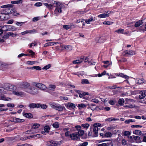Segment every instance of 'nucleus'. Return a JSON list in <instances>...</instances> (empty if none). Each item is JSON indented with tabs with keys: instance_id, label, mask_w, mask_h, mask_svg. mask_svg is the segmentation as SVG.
<instances>
[{
	"instance_id": "42",
	"label": "nucleus",
	"mask_w": 146,
	"mask_h": 146,
	"mask_svg": "<svg viewBox=\"0 0 146 146\" xmlns=\"http://www.w3.org/2000/svg\"><path fill=\"white\" fill-rule=\"evenodd\" d=\"M113 22H111L109 21H105L103 23L104 25H110L112 24Z\"/></svg>"
},
{
	"instance_id": "56",
	"label": "nucleus",
	"mask_w": 146,
	"mask_h": 146,
	"mask_svg": "<svg viewBox=\"0 0 146 146\" xmlns=\"http://www.w3.org/2000/svg\"><path fill=\"white\" fill-rule=\"evenodd\" d=\"M25 22H18L16 23V25L17 26H21L23 24L25 23Z\"/></svg>"
},
{
	"instance_id": "47",
	"label": "nucleus",
	"mask_w": 146,
	"mask_h": 146,
	"mask_svg": "<svg viewBox=\"0 0 146 146\" xmlns=\"http://www.w3.org/2000/svg\"><path fill=\"white\" fill-rule=\"evenodd\" d=\"M144 81L143 79H139L138 80L137 83L139 84H141L144 82Z\"/></svg>"
},
{
	"instance_id": "37",
	"label": "nucleus",
	"mask_w": 146,
	"mask_h": 146,
	"mask_svg": "<svg viewBox=\"0 0 146 146\" xmlns=\"http://www.w3.org/2000/svg\"><path fill=\"white\" fill-rule=\"evenodd\" d=\"M28 33L30 34H35L37 33V31L35 29H33L31 30H28Z\"/></svg>"
},
{
	"instance_id": "48",
	"label": "nucleus",
	"mask_w": 146,
	"mask_h": 146,
	"mask_svg": "<svg viewBox=\"0 0 146 146\" xmlns=\"http://www.w3.org/2000/svg\"><path fill=\"white\" fill-rule=\"evenodd\" d=\"M112 134L111 132H108L106 133L105 136L107 137H111Z\"/></svg>"
},
{
	"instance_id": "17",
	"label": "nucleus",
	"mask_w": 146,
	"mask_h": 146,
	"mask_svg": "<svg viewBox=\"0 0 146 146\" xmlns=\"http://www.w3.org/2000/svg\"><path fill=\"white\" fill-rule=\"evenodd\" d=\"M13 121L15 122H22L25 121V120L15 117L13 119Z\"/></svg>"
},
{
	"instance_id": "39",
	"label": "nucleus",
	"mask_w": 146,
	"mask_h": 146,
	"mask_svg": "<svg viewBox=\"0 0 146 146\" xmlns=\"http://www.w3.org/2000/svg\"><path fill=\"white\" fill-rule=\"evenodd\" d=\"M40 18V17H34L32 19V21L33 22H36L38 20H39Z\"/></svg>"
},
{
	"instance_id": "1",
	"label": "nucleus",
	"mask_w": 146,
	"mask_h": 146,
	"mask_svg": "<svg viewBox=\"0 0 146 146\" xmlns=\"http://www.w3.org/2000/svg\"><path fill=\"white\" fill-rule=\"evenodd\" d=\"M56 8L54 11V14L56 16L58 15L60 13H61L62 9L64 7V5L60 3H56Z\"/></svg>"
},
{
	"instance_id": "3",
	"label": "nucleus",
	"mask_w": 146,
	"mask_h": 146,
	"mask_svg": "<svg viewBox=\"0 0 146 146\" xmlns=\"http://www.w3.org/2000/svg\"><path fill=\"white\" fill-rule=\"evenodd\" d=\"M46 145L47 146H56L60 145V143L57 141L50 140L46 142Z\"/></svg>"
},
{
	"instance_id": "13",
	"label": "nucleus",
	"mask_w": 146,
	"mask_h": 146,
	"mask_svg": "<svg viewBox=\"0 0 146 146\" xmlns=\"http://www.w3.org/2000/svg\"><path fill=\"white\" fill-rule=\"evenodd\" d=\"M96 42L102 43L104 42L105 40L104 37H96Z\"/></svg>"
},
{
	"instance_id": "30",
	"label": "nucleus",
	"mask_w": 146,
	"mask_h": 146,
	"mask_svg": "<svg viewBox=\"0 0 146 146\" xmlns=\"http://www.w3.org/2000/svg\"><path fill=\"white\" fill-rule=\"evenodd\" d=\"M95 21V19H94L93 17H91L90 18L88 19H86L85 21L86 23L88 24H90V22L92 21Z\"/></svg>"
},
{
	"instance_id": "20",
	"label": "nucleus",
	"mask_w": 146,
	"mask_h": 146,
	"mask_svg": "<svg viewBox=\"0 0 146 146\" xmlns=\"http://www.w3.org/2000/svg\"><path fill=\"white\" fill-rule=\"evenodd\" d=\"M134 24V27H139L140 25L142 24V21L139 20L138 21L136 22Z\"/></svg>"
},
{
	"instance_id": "59",
	"label": "nucleus",
	"mask_w": 146,
	"mask_h": 146,
	"mask_svg": "<svg viewBox=\"0 0 146 146\" xmlns=\"http://www.w3.org/2000/svg\"><path fill=\"white\" fill-rule=\"evenodd\" d=\"M132 128H134V127H141L142 126L141 125H132L131 126Z\"/></svg>"
},
{
	"instance_id": "62",
	"label": "nucleus",
	"mask_w": 146,
	"mask_h": 146,
	"mask_svg": "<svg viewBox=\"0 0 146 146\" xmlns=\"http://www.w3.org/2000/svg\"><path fill=\"white\" fill-rule=\"evenodd\" d=\"M13 34L11 32H8L6 35V36H13Z\"/></svg>"
},
{
	"instance_id": "54",
	"label": "nucleus",
	"mask_w": 146,
	"mask_h": 146,
	"mask_svg": "<svg viewBox=\"0 0 146 146\" xmlns=\"http://www.w3.org/2000/svg\"><path fill=\"white\" fill-rule=\"evenodd\" d=\"M7 106L9 107L13 108L15 105L13 104L8 103L7 104Z\"/></svg>"
},
{
	"instance_id": "43",
	"label": "nucleus",
	"mask_w": 146,
	"mask_h": 146,
	"mask_svg": "<svg viewBox=\"0 0 146 146\" xmlns=\"http://www.w3.org/2000/svg\"><path fill=\"white\" fill-rule=\"evenodd\" d=\"M119 75H120V76L125 79L128 78H129V77L127 75H124L122 73H119Z\"/></svg>"
},
{
	"instance_id": "25",
	"label": "nucleus",
	"mask_w": 146,
	"mask_h": 146,
	"mask_svg": "<svg viewBox=\"0 0 146 146\" xmlns=\"http://www.w3.org/2000/svg\"><path fill=\"white\" fill-rule=\"evenodd\" d=\"M140 94L141 95H139V98L140 99H143L146 96L145 95V94L143 91L140 92Z\"/></svg>"
},
{
	"instance_id": "53",
	"label": "nucleus",
	"mask_w": 146,
	"mask_h": 146,
	"mask_svg": "<svg viewBox=\"0 0 146 146\" xmlns=\"http://www.w3.org/2000/svg\"><path fill=\"white\" fill-rule=\"evenodd\" d=\"M37 45V43L36 42H32L31 44L29 45L30 47H31L33 46H36Z\"/></svg>"
},
{
	"instance_id": "32",
	"label": "nucleus",
	"mask_w": 146,
	"mask_h": 146,
	"mask_svg": "<svg viewBox=\"0 0 146 146\" xmlns=\"http://www.w3.org/2000/svg\"><path fill=\"white\" fill-rule=\"evenodd\" d=\"M81 83L83 84H89V82L87 79H84L82 80Z\"/></svg>"
},
{
	"instance_id": "22",
	"label": "nucleus",
	"mask_w": 146,
	"mask_h": 146,
	"mask_svg": "<svg viewBox=\"0 0 146 146\" xmlns=\"http://www.w3.org/2000/svg\"><path fill=\"white\" fill-rule=\"evenodd\" d=\"M133 133L134 134H135L136 135H141L142 136L144 135V134H142L141 132L139 130H136L135 131H133Z\"/></svg>"
},
{
	"instance_id": "26",
	"label": "nucleus",
	"mask_w": 146,
	"mask_h": 146,
	"mask_svg": "<svg viewBox=\"0 0 146 146\" xmlns=\"http://www.w3.org/2000/svg\"><path fill=\"white\" fill-rule=\"evenodd\" d=\"M62 47H64V48L67 50H70L72 49V46L70 45L65 46L63 45Z\"/></svg>"
},
{
	"instance_id": "24",
	"label": "nucleus",
	"mask_w": 146,
	"mask_h": 146,
	"mask_svg": "<svg viewBox=\"0 0 146 146\" xmlns=\"http://www.w3.org/2000/svg\"><path fill=\"white\" fill-rule=\"evenodd\" d=\"M125 102V101L123 98L120 99L118 101V104L120 106H123Z\"/></svg>"
},
{
	"instance_id": "57",
	"label": "nucleus",
	"mask_w": 146,
	"mask_h": 146,
	"mask_svg": "<svg viewBox=\"0 0 146 146\" xmlns=\"http://www.w3.org/2000/svg\"><path fill=\"white\" fill-rule=\"evenodd\" d=\"M11 4H8L2 6L1 8H9L11 7Z\"/></svg>"
},
{
	"instance_id": "44",
	"label": "nucleus",
	"mask_w": 146,
	"mask_h": 146,
	"mask_svg": "<svg viewBox=\"0 0 146 146\" xmlns=\"http://www.w3.org/2000/svg\"><path fill=\"white\" fill-rule=\"evenodd\" d=\"M51 66V65L50 64H48L46 66H45L42 68V69L47 70Z\"/></svg>"
},
{
	"instance_id": "12",
	"label": "nucleus",
	"mask_w": 146,
	"mask_h": 146,
	"mask_svg": "<svg viewBox=\"0 0 146 146\" xmlns=\"http://www.w3.org/2000/svg\"><path fill=\"white\" fill-rule=\"evenodd\" d=\"M30 85V84L27 82H23L21 85V87L23 88H27Z\"/></svg>"
},
{
	"instance_id": "45",
	"label": "nucleus",
	"mask_w": 146,
	"mask_h": 146,
	"mask_svg": "<svg viewBox=\"0 0 146 146\" xmlns=\"http://www.w3.org/2000/svg\"><path fill=\"white\" fill-rule=\"evenodd\" d=\"M131 134L129 131H125L123 132V134L124 135L128 136Z\"/></svg>"
},
{
	"instance_id": "61",
	"label": "nucleus",
	"mask_w": 146,
	"mask_h": 146,
	"mask_svg": "<svg viewBox=\"0 0 146 146\" xmlns=\"http://www.w3.org/2000/svg\"><path fill=\"white\" fill-rule=\"evenodd\" d=\"M35 63V61H28L27 62V64H28L33 65Z\"/></svg>"
},
{
	"instance_id": "64",
	"label": "nucleus",
	"mask_w": 146,
	"mask_h": 146,
	"mask_svg": "<svg viewBox=\"0 0 146 146\" xmlns=\"http://www.w3.org/2000/svg\"><path fill=\"white\" fill-rule=\"evenodd\" d=\"M141 21H142V24L144 23H146L145 24V29L146 30V18H145L143 19H142V20H141Z\"/></svg>"
},
{
	"instance_id": "29",
	"label": "nucleus",
	"mask_w": 146,
	"mask_h": 146,
	"mask_svg": "<svg viewBox=\"0 0 146 146\" xmlns=\"http://www.w3.org/2000/svg\"><path fill=\"white\" fill-rule=\"evenodd\" d=\"M1 100L4 101H9V100H11L10 98L6 97L3 95L1 94Z\"/></svg>"
},
{
	"instance_id": "63",
	"label": "nucleus",
	"mask_w": 146,
	"mask_h": 146,
	"mask_svg": "<svg viewBox=\"0 0 146 146\" xmlns=\"http://www.w3.org/2000/svg\"><path fill=\"white\" fill-rule=\"evenodd\" d=\"M60 98L62 100H68V98L67 97L61 96Z\"/></svg>"
},
{
	"instance_id": "46",
	"label": "nucleus",
	"mask_w": 146,
	"mask_h": 146,
	"mask_svg": "<svg viewBox=\"0 0 146 146\" xmlns=\"http://www.w3.org/2000/svg\"><path fill=\"white\" fill-rule=\"evenodd\" d=\"M83 21H84V20L83 19H79V20H77L76 21V23H80L81 22L82 23V25L83 26V25H84V23Z\"/></svg>"
},
{
	"instance_id": "27",
	"label": "nucleus",
	"mask_w": 146,
	"mask_h": 146,
	"mask_svg": "<svg viewBox=\"0 0 146 146\" xmlns=\"http://www.w3.org/2000/svg\"><path fill=\"white\" fill-rule=\"evenodd\" d=\"M56 88V86L55 85L50 84L48 86L49 89L52 91H54Z\"/></svg>"
},
{
	"instance_id": "15",
	"label": "nucleus",
	"mask_w": 146,
	"mask_h": 146,
	"mask_svg": "<svg viewBox=\"0 0 146 146\" xmlns=\"http://www.w3.org/2000/svg\"><path fill=\"white\" fill-rule=\"evenodd\" d=\"M60 42H48L46 43L44 45V47H47L49 46H52L54 45V44H59Z\"/></svg>"
},
{
	"instance_id": "21",
	"label": "nucleus",
	"mask_w": 146,
	"mask_h": 146,
	"mask_svg": "<svg viewBox=\"0 0 146 146\" xmlns=\"http://www.w3.org/2000/svg\"><path fill=\"white\" fill-rule=\"evenodd\" d=\"M94 133L95 135V136L97 137L98 136V128L97 127H94L93 128Z\"/></svg>"
},
{
	"instance_id": "50",
	"label": "nucleus",
	"mask_w": 146,
	"mask_h": 146,
	"mask_svg": "<svg viewBox=\"0 0 146 146\" xmlns=\"http://www.w3.org/2000/svg\"><path fill=\"white\" fill-rule=\"evenodd\" d=\"M110 145L108 143H103L98 145L97 146H108Z\"/></svg>"
},
{
	"instance_id": "16",
	"label": "nucleus",
	"mask_w": 146,
	"mask_h": 146,
	"mask_svg": "<svg viewBox=\"0 0 146 146\" xmlns=\"http://www.w3.org/2000/svg\"><path fill=\"white\" fill-rule=\"evenodd\" d=\"M23 116L28 118H32L33 115L31 113H25L23 114Z\"/></svg>"
},
{
	"instance_id": "35",
	"label": "nucleus",
	"mask_w": 146,
	"mask_h": 146,
	"mask_svg": "<svg viewBox=\"0 0 146 146\" xmlns=\"http://www.w3.org/2000/svg\"><path fill=\"white\" fill-rule=\"evenodd\" d=\"M50 129V128L49 126L46 125L45 126L44 128V130L46 132H47L48 133L49 132V130Z\"/></svg>"
},
{
	"instance_id": "34",
	"label": "nucleus",
	"mask_w": 146,
	"mask_h": 146,
	"mask_svg": "<svg viewBox=\"0 0 146 146\" xmlns=\"http://www.w3.org/2000/svg\"><path fill=\"white\" fill-rule=\"evenodd\" d=\"M53 127L56 128H58L59 126V124L58 122H55L52 125Z\"/></svg>"
},
{
	"instance_id": "31",
	"label": "nucleus",
	"mask_w": 146,
	"mask_h": 146,
	"mask_svg": "<svg viewBox=\"0 0 146 146\" xmlns=\"http://www.w3.org/2000/svg\"><path fill=\"white\" fill-rule=\"evenodd\" d=\"M57 104H57L54 102L50 103L49 104H50V107L54 109H55V108H56V106Z\"/></svg>"
},
{
	"instance_id": "49",
	"label": "nucleus",
	"mask_w": 146,
	"mask_h": 146,
	"mask_svg": "<svg viewBox=\"0 0 146 146\" xmlns=\"http://www.w3.org/2000/svg\"><path fill=\"white\" fill-rule=\"evenodd\" d=\"M84 58V57H82V58L79 60H76V61L77 62L78 64H80L83 61V59Z\"/></svg>"
},
{
	"instance_id": "41",
	"label": "nucleus",
	"mask_w": 146,
	"mask_h": 146,
	"mask_svg": "<svg viewBox=\"0 0 146 146\" xmlns=\"http://www.w3.org/2000/svg\"><path fill=\"white\" fill-rule=\"evenodd\" d=\"M89 126L90 125L88 123L83 124L81 125L82 127L86 129H87Z\"/></svg>"
},
{
	"instance_id": "9",
	"label": "nucleus",
	"mask_w": 146,
	"mask_h": 146,
	"mask_svg": "<svg viewBox=\"0 0 146 146\" xmlns=\"http://www.w3.org/2000/svg\"><path fill=\"white\" fill-rule=\"evenodd\" d=\"M124 55H128V56H130L133 55L135 54V51L132 50H126L124 52Z\"/></svg>"
},
{
	"instance_id": "51",
	"label": "nucleus",
	"mask_w": 146,
	"mask_h": 146,
	"mask_svg": "<svg viewBox=\"0 0 146 146\" xmlns=\"http://www.w3.org/2000/svg\"><path fill=\"white\" fill-rule=\"evenodd\" d=\"M134 23H135V22H131L127 24V25H128L127 27H134V25H133Z\"/></svg>"
},
{
	"instance_id": "36",
	"label": "nucleus",
	"mask_w": 146,
	"mask_h": 146,
	"mask_svg": "<svg viewBox=\"0 0 146 146\" xmlns=\"http://www.w3.org/2000/svg\"><path fill=\"white\" fill-rule=\"evenodd\" d=\"M78 107H79V109H82V108H84L86 107V105L83 104H78Z\"/></svg>"
},
{
	"instance_id": "7",
	"label": "nucleus",
	"mask_w": 146,
	"mask_h": 146,
	"mask_svg": "<svg viewBox=\"0 0 146 146\" xmlns=\"http://www.w3.org/2000/svg\"><path fill=\"white\" fill-rule=\"evenodd\" d=\"M76 132L78 133V134L80 137V136H82V138L83 139H86L87 137V133L84 134V131L83 130H81Z\"/></svg>"
},
{
	"instance_id": "23",
	"label": "nucleus",
	"mask_w": 146,
	"mask_h": 146,
	"mask_svg": "<svg viewBox=\"0 0 146 146\" xmlns=\"http://www.w3.org/2000/svg\"><path fill=\"white\" fill-rule=\"evenodd\" d=\"M115 32H117L118 33H122L123 34H127V33L124 31L123 29H118L115 31Z\"/></svg>"
},
{
	"instance_id": "33",
	"label": "nucleus",
	"mask_w": 146,
	"mask_h": 146,
	"mask_svg": "<svg viewBox=\"0 0 146 146\" xmlns=\"http://www.w3.org/2000/svg\"><path fill=\"white\" fill-rule=\"evenodd\" d=\"M40 126V125L39 124L35 123L32 125V128L34 129H36L38 128Z\"/></svg>"
},
{
	"instance_id": "28",
	"label": "nucleus",
	"mask_w": 146,
	"mask_h": 146,
	"mask_svg": "<svg viewBox=\"0 0 146 146\" xmlns=\"http://www.w3.org/2000/svg\"><path fill=\"white\" fill-rule=\"evenodd\" d=\"M22 2V0L13 1H11V3L13 4H18L19 3H21Z\"/></svg>"
},
{
	"instance_id": "40",
	"label": "nucleus",
	"mask_w": 146,
	"mask_h": 146,
	"mask_svg": "<svg viewBox=\"0 0 146 146\" xmlns=\"http://www.w3.org/2000/svg\"><path fill=\"white\" fill-rule=\"evenodd\" d=\"M13 93L14 94L17 96H20L23 94V92H14Z\"/></svg>"
},
{
	"instance_id": "18",
	"label": "nucleus",
	"mask_w": 146,
	"mask_h": 146,
	"mask_svg": "<svg viewBox=\"0 0 146 146\" xmlns=\"http://www.w3.org/2000/svg\"><path fill=\"white\" fill-rule=\"evenodd\" d=\"M5 87L7 89H9V90L11 91V89L13 87V86L11 85L10 84H6L5 85Z\"/></svg>"
},
{
	"instance_id": "4",
	"label": "nucleus",
	"mask_w": 146,
	"mask_h": 146,
	"mask_svg": "<svg viewBox=\"0 0 146 146\" xmlns=\"http://www.w3.org/2000/svg\"><path fill=\"white\" fill-rule=\"evenodd\" d=\"M70 137L73 141H79L80 140V137L76 132L70 134Z\"/></svg>"
},
{
	"instance_id": "10",
	"label": "nucleus",
	"mask_w": 146,
	"mask_h": 146,
	"mask_svg": "<svg viewBox=\"0 0 146 146\" xmlns=\"http://www.w3.org/2000/svg\"><path fill=\"white\" fill-rule=\"evenodd\" d=\"M111 13V11H106V13L100 14L98 15V17L99 18H105L107 17H108L109 16V14Z\"/></svg>"
},
{
	"instance_id": "52",
	"label": "nucleus",
	"mask_w": 146,
	"mask_h": 146,
	"mask_svg": "<svg viewBox=\"0 0 146 146\" xmlns=\"http://www.w3.org/2000/svg\"><path fill=\"white\" fill-rule=\"evenodd\" d=\"M40 107L42 109H46L47 108V106L45 104H40Z\"/></svg>"
},
{
	"instance_id": "38",
	"label": "nucleus",
	"mask_w": 146,
	"mask_h": 146,
	"mask_svg": "<svg viewBox=\"0 0 146 146\" xmlns=\"http://www.w3.org/2000/svg\"><path fill=\"white\" fill-rule=\"evenodd\" d=\"M123 107L125 108H134L135 107V106L134 105L132 104H129L124 106Z\"/></svg>"
},
{
	"instance_id": "14",
	"label": "nucleus",
	"mask_w": 146,
	"mask_h": 146,
	"mask_svg": "<svg viewBox=\"0 0 146 146\" xmlns=\"http://www.w3.org/2000/svg\"><path fill=\"white\" fill-rule=\"evenodd\" d=\"M65 109L64 107H62L58 104L55 108V110H58L59 111H62Z\"/></svg>"
},
{
	"instance_id": "11",
	"label": "nucleus",
	"mask_w": 146,
	"mask_h": 146,
	"mask_svg": "<svg viewBox=\"0 0 146 146\" xmlns=\"http://www.w3.org/2000/svg\"><path fill=\"white\" fill-rule=\"evenodd\" d=\"M133 137L134 139L138 142H141L142 141L143 137H140L138 136L133 135Z\"/></svg>"
},
{
	"instance_id": "19",
	"label": "nucleus",
	"mask_w": 146,
	"mask_h": 146,
	"mask_svg": "<svg viewBox=\"0 0 146 146\" xmlns=\"http://www.w3.org/2000/svg\"><path fill=\"white\" fill-rule=\"evenodd\" d=\"M66 106L68 108H74L75 107V105L74 104L72 103H69L66 105Z\"/></svg>"
},
{
	"instance_id": "5",
	"label": "nucleus",
	"mask_w": 146,
	"mask_h": 146,
	"mask_svg": "<svg viewBox=\"0 0 146 146\" xmlns=\"http://www.w3.org/2000/svg\"><path fill=\"white\" fill-rule=\"evenodd\" d=\"M48 3H44L43 4L49 9H51L53 8V5L55 4L56 5V3H57L56 1H52Z\"/></svg>"
},
{
	"instance_id": "8",
	"label": "nucleus",
	"mask_w": 146,
	"mask_h": 146,
	"mask_svg": "<svg viewBox=\"0 0 146 146\" xmlns=\"http://www.w3.org/2000/svg\"><path fill=\"white\" fill-rule=\"evenodd\" d=\"M40 103H32L30 104L29 105V107L30 109L38 108L40 107Z\"/></svg>"
},
{
	"instance_id": "6",
	"label": "nucleus",
	"mask_w": 146,
	"mask_h": 146,
	"mask_svg": "<svg viewBox=\"0 0 146 146\" xmlns=\"http://www.w3.org/2000/svg\"><path fill=\"white\" fill-rule=\"evenodd\" d=\"M33 85L41 90H45L46 88V86L45 85L41 83L34 82Z\"/></svg>"
},
{
	"instance_id": "60",
	"label": "nucleus",
	"mask_w": 146,
	"mask_h": 146,
	"mask_svg": "<svg viewBox=\"0 0 146 146\" xmlns=\"http://www.w3.org/2000/svg\"><path fill=\"white\" fill-rule=\"evenodd\" d=\"M63 27L66 30L70 28V27L68 25H63Z\"/></svg>"
},
{
	"instance_id": "2",
	"label": "nucleus",
	"mask_w": 146,
	"mask_h": 146,
	"mask_svg": "<svg viewBox=\"0 0 146 146\" xmlns=\"http://www.w3.org/2000/svg\"><path fill=\"white\" fill-rule=\"evenodd\" d=\"M25 91L32 94H36L38 93L37 89L34 87L31 86L29 88H27Z\"/></svg>"
},
{
	"instance_id": "55",
	"label": "nucleus",
	"mask_w": 146,
	"mask_h": 146,
	"mask_svg": "<svg viewBox=\"0 0 146 146\" xmlns=\"http://www.w3.org/2000/svg\"><path fill=\"white\" fill-rule=\"evenodd\" d=\"M101 124L100 123H96L94 124V127H101Z\"/></svg>"
},
{
	"instance_id": "58",
	"label": "nucleus",
	"mask_w": 146,
	"mask_h": 146,
	"mask_svg": "<svg viewBox=\"0 0 146 146\" xmlns=\"http://www.w3.org/2000/svg\"><path fill=\"white\" fill-rule=\"evenodd\" d=\"M42 5V3L41 2H38L36 3L35 4V5L36 7H39L41 6Z\"/></svg>"
}]
</instances>
